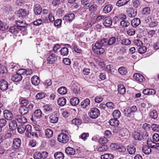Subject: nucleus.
Wrapping results in <instances>:
<instances>
[{
  "instance_id": "41",
  "label": "nucleus",
  "mask_w": 159,
  "mask_h": 159,
  "mask_svg": "<svg viewBox=\"0 0 159 159\" xmlns=\"http://www.w3.org/2000/svg\"><path fill=\"white\" fill-rule=\"evenodd\" d=\"M25 126L24 125H20L17 127V131L20 134H23L25 131Z\"/></svg>"
},
{
  "instance_id": "8",
  "label": "nucleus",
  "mask_w": 159,
  "mask_h": 159,
  "mask_svg": "<svg viewBox=\"0 0 159 159\" xmlns=\"http://www.w3.org/2000/svg\"><path fill=\"white\" fill-rule=\"evenodd\" d=\"M8 87L7 81L4 79H1L0 80V89L4 91L7 90Z\"/></svg>"
},
{
  "instance_id": "4",
  "label": "nucleus",
  "mask_w": 159,
  "mask_h": 159,
  "mask_svg": "<svg viewBox=\"0 0 159 159\" xmlns=\"http://www.w3.org/2000/svg\"><path fill=\"white\" fill-rule=\"evenodd\" d=\"M100 114L99 111L96 107L92 108L89 113V116L92 119H96L98 118Z\"/></svg>"
},
{
  "instance_id": "60",
  "label": "nucleus",
  "mask_w": 159,
  "mask_h": 159,
  "mask_svg": "<svg viewBox=\"0 0 159 159\" xmlns=\"http://www.w3.org/2000/svg\"><path fill=\"white\" fill-rule=\"evenodd\" d=\"M34 157L35 159H41L42 157L41 153L35 152L34 154Z\"/></svg>"
},
{
  "instance_id": "36",
  "label": "nucleus",
  "mask_w": 159,
  "mask_h": 159,
  "mask_svg": "<svg viewBox=\"0 0 159 159\" xmlns=\"http://www.w3.org/2000/svg\"><path fill=\"white\" fill-rule=\"evenodd\" d=\"M129 0H119L116 3V5L119 7L124 6L129 1Z\"/></svg>"
},
{
  "instance_id": "16",
  "label": "nucleus",
  "mask_w": 159,
  "mask_h": 159,
  "mask_svg": "<svg viewBox=\"0 0 159 159\" xmlns=\"http://www.w3.org/2000/svg\"><path fill=\"white\" fill-rule=\"evenodd\" d=\"M19 27L17 25L11 27L9 29V31L11 33L16 35L20 31Z\"/></svg>"
},
{
  "instance_id": "2",
  "label": "nucleus",
  "mask_w": 159,
  "mask_h": 159,
  "mask_svg": "<svg viewBox=\"0 0 159 159\" xmlns=\"http://www.w3.org/2000/svg\"><path fill=\"white\" fill-rule=\"evenodd\" d=\"M34 106V105L32 103H30L28 107L20 106L19 109V112L22 115H25L33 109Z\"/></svg>"
},
{
  "instance_id": "47",
  "label": "nucleus",
  "mask_w": 159,
  "mask_h": 159,
  "mask_svg": "<svg viewBox=\"0 0 159 159\" xmlns=\"http://www.w3.org/2000/svg\"><path fill=\"white\" fill-rule=\"evenodd\" d=\"M89 7V10L90 11L94 12L97 10V6L96 4H93L90 6H88Z\"/></svg>"
},
{
  "instance_id": "38",
  "label": "nucleus",
  "mask_w": 159,
  "mask_h": 159,
  "mask_svg": "<svg viewBox=\"0 0 159 159\" xmlns=\"http://www.w3.org/2000/svg\"><path fill=\"white\" fill-rule=\"evenodd\" d=\"M43 107L44 112H51L52 111V109L51 105L46 104L43 106Z\"/></svg>"
},
{
  "instance_id": "24",
  "label": "nucleus",
  "mask_w": 159,
  "mask_h": 159,
  "mask_svg": "<svg viewBox=\"0 0 159 159\" xmlns=\"http://www.w3.org/2000/svg\"><path fill=\"white\" fill-rule=\"evenodd\" d=\"M40 80L39 78L37 76H34L31 78V82L35 85H38L40 83Z\"/></svg>"
},
{
  "instance_id": "51",
  "label": "nucleus",
  "mask_w": 159,
  "mask_h": 159,
  "mask_svg": "<svg viewBox=\"0 0 159 159\" xmlns=\"http://www.w3.org/2000/svg\"><path fill=\"white\" fill-rule=\"evenodd\" d=\"M148 146L151 148H156L159 146V143H155L152 142L151 143H148Z\"/></svg>"
},
{
  "instance_id": "10",
  "label": "nucleus",
  "mask_w": 159,
  "mask_h": 159,
  "mask_svg": "<svg viewBox=\"0 0 159 159\" xmlns=\"http://www.w3.org/2000/svg\"><path fill=\"white\" fill-rule=\"evenodd\" d=\"M15 23L16 25L19 26L20 31H24L27 30V27L26 25H21V24H25V23H23V20L22 21H20V20H16ZM20 32V31H19V32Z\"/></svg>"
},
{
  "instance_id": "1",
  "label": "nucleus",
  "mask_w": 159,
  "mask_h": 159,
  "mask_svg": "<svg viewBox=\"0 0 159 159\" xmlns=\"http://www.w3.org/2000/svg\"><path fill=\"white\" fill-rule=\"evenodd\" d=\"M116 40V38L115 37H111L108 40L107 39H102L95 43L92 49L94 52L97 54H102L105 51L103 47L114 44Z\"/></svg>"
},
{
  "instance_id": "59",
  "label": "nucleus",
  "mask_w": 159,
  "mask_h": 159,
  "mask_svg": "<svg viewBox=\"0 0 159 159\" xmlns=\"http://www.w3.org/2000/svg\"><path fill=\"white\" fill-rule=\"evenodd\" d=\"M134 44L138 46H140L143 44L141 40L139 39H135L134 41Z\"/></svg>"
},
{
  "instance_id": "15",
  "label": "nucleus",
  "mask_w": 159,
  "mask_h": 159,
  "mask_svg": "<svg viewBox=\"0 0 159 159\" xmlns=\"http://www.w3.org/2000/svg\"><path fill=\"white\" fill-rule=\"evenodd\" d=\"M133 78L139 82H142L145 80L143 76L140 74L136 73L133 75Z\"/></svg>"
},
{
  "instance_id": "33",
  "label": "nucleus",
  "mask_w": 159,
  "mask_h": 159,
  "mask_svg": "<svg viewBox=\"0 0 159 159\" xmlns=\"http://www.w3.org/2000/svg\"><path fill=\"white\" fill-rule=\"evenodd\" d=\"M80 100L77 97H74L70 99V102L73 106H75L79 103Z\"/></svg>"
},
{
  "instance_id": "46",
  "label": "nucleus",
  "mask_w": 159,
  "mask_h": 159,
  "mask_svg": "<svg viewBox=\"0 0 159 159\" xmlns=\"http://www.w3.org/2000/svg\"><path fill=\"white\" fill-rule=\"evenodd\" d=\"M46 94L44 93H37L36 96V98L37 99H40L44 98Z\"/></svg>"
},
{
  "instance_id": "18",
  "label": "nucleus",
  "mask_w": 159,
  "mask_h": 159,
  "mask_svg": "<svg viewBox=\"0 0 159 159\" xmlns=\"http://www.w3.org/2000/svg\"><path fill=\"white\" fill-rule=\"evenodd\" d=\"M22 78V76L18 74L17 73L12 76L11 80L13 82H18L20 81Z\"/></svg>"
},
{
  "instance_id": "26",
  "label": "nucleus",
  "mask_w": 159,
  "mask_h": 159,
  "mask_svg": "<svg viewBox=\"0 0 159 159\" xmlns=\"http://www.w3.org/2000/svg\"><path fill=\"white\" fill-rule=\"evenodd\" d=\"M16 120H12L9 122V127L10 129L14 130L17 127V124Z\"/></svg>"
},
{
  "instance_id": "23",
  "label": "nucleus",
  "mask_w": 159,
  "mask_h": 159,
  "mask_svg": "<svg viewBox=\"0 0 159 159\" xmlns=\"http://www.w3.org/2000/svg\"><path fill=\"white\" fill-rule=\"evenodd\" d=\"M25 135L28 137L31 138V133L32 132V126L30 125H27L25 126Z\"/></svg>"
},
{
  "instance_id": "58",
  "label": "nucleus",
  "mask_w": 159,
  "mask_h": 159,
  "mask_svg": "<svg viewBox=\"0 0 159 159\" xmlns=\"http://www.w3.org/2000/svg\"><path fill=\"white\" fill-rule=\"evenodd\" d=\"M66 153L68 155H73L75 153V150H65Z\"/></svg>"
},
{
  "instance_id": "20",
  "label": "nucleus",
  "mask_w": 159,
  "mask_h": 159,
  "mask_svg": "<svg viewBox=\"0 0 159 159\" xmlns=\"http://www.w3.org/2000/svg\"><path fill=\"white\" fill-rule=\"evenodd\" d=\"M133 137L136 140H141L142 139V136L141 135L139 131L138 130L134 132L133 134Z\"/></svg>"
},
{
  "instance_id": "52",
  "label": "nucleus",
  "mask_w": 159,
  "mask_h": 159,
  "mask_svg": "<svg viewBox=\"0 0 159 159\" xmlns=\"http://www.w3.org/2000/svg\"><path fill=\"white\" fill-rule=\"evenodd\" d=\"M130 41L128 39H124L121 41V43L124 45H128L130 44Z\"/></svg>"
},
{
  "instance_id": "35",
  "label": "nucleus",
  "mask_w": 159,
  "mask_h": 159,
  "mask_svg": "<svg viewBox=\"0 0 159 159\" xmlns=\"http://www.w3.org/2000/svg\"><path fill=\"white\" fill-rule=\"evenodd\" d=\"M54 158L55 159H64V154L61 152H57L54 154Z\"/></svg>"
},
{
  "instance_id": "45",
  "label": "nucleus",
  "mask_w": 159,
  "mask_h": 159,
  "mask_svg": "<svg viewBox=\"0 0 159 159\" xmlns=\"http://www.w3.org/2000/svg\"><path fill=\"white\" fill-rule=\"evenodd\" d=\"M113 116L114 118L118 119L121 116L120 112L118 110L114 111L112 113Z\"/></svg>"
},
{
  "instance_id": "14",
  "label": "nucleus",
  "mask_w": 159,
  "mask_h": 159,
  "mask_svg": "<svg viewBox=\"0 0 159 159\" xmlns=\"http://www.w3.org/2000/svg\"><path fill=\"white\" fill-rule=\"evenodd\" d=\"M34 11L35 15H39L42 12V7L40 5L36 4L34 6Z\"/></svg>"
},
{
  "instance_id": "63",
  "label": "nucleus",
  "mask_w": 159,
  "mask_h": 159,
  "mask_svg": "<svg viewBox=\"0 0 159 159\" xmlns=\"http://www.w3.org/2000/svg\"><path fill=\"white\" fill-rule=\"evenodd\" d=\"M17 73L21 76L26 75V69H19Z\"/></svg>"
},
{
  "instance_id": "22",
  "label": "nucleus",
  "mask_w": 159,
  "mask_h": 159,
  "mask_svg": "<svg viewBox=\"0 0 159 159\" xmlns=\"http://www.w3.org/2000/svg\"><path fill=\"white\" fill-rule=\"evenodd\" d=\"M58 118L57 114H52L49 117V121L52 123H55L57 122Z\"/></svg>"
},
{
  "instance_id": "56",
  "label": "nucleus",
  "mask_w": 159,
  "mask_h": 159,
  "mask_svg": "<svg viewBox=\"0 0 159 159\" xmlns=\"http://www.w3.org/2000/svg\"><path fill=\"white\" fill-rule=\"evenodd\" d=\"M147 50L146 47L145 46H140L138 49V51L140 54H143Z\"/></svg>"
},
{
  "instance_id": "7",
  "label": "nucleus",
  "mask_w": 159,
  "mask_h": 159,
  "mask_svg": "<svg viewBox=\"0 0 159 159\" xmlns=\"http://www.w3.org/2000/svg\"><path fill=\"white\" fill-rule=\"evenodd\" d=\"M15 120L18 122L25 124L27 121V118L22 115H17L15 117Z\"/></svg>"
},
{
  "instance_id": "25",
  "label": "nucleus",
  "mask_w": 159,
  "mask_h": 159,
  "mask_svg": "<svg viewBox=\"0 0 159 159\" xmlns=\"http://www.w3.org/2000/svg\"><path fill=\"white\" fill-rule=\"evenodd\" d=\"M149 115L151 118L155 119L158 117V113L156 110L154 109L151 110L150 111Z\"/></svg>"
},
{
  "instance_id": "37",
  "label": "nucleus",
  "mask_w": 159,
  "mask_h": 159,
  "mask_svg": "<svg viewBox=\"0 0 159 159\" xmlns=\"http://www.w3.org/2000/svg\"><path fill=\"white\" fill-rule=\"evenodd\" d=\"M101 159H113L114 155L112 154L107 153L101 155Z\"/></svg>"
},
{
  "instance_id": "43",
  "label": "nucleus",
  "mask_w": 159,
  "mask_h": 159,
  "mask_svg": "<svg viewBox=\"0 0 159 159\" xmlns=\"http://www.w3.org/2000/svg\"><path fill=\"white\" fill-rule=\"evenodd\" d=\"M119 73L122 75H126L127 73V69L124 67H120L118 70Z\"/></svg>"
},
{
  "instance_id": "39",
  "label": "nucleus",
  "mask_w": 159,
  "mask_h": 159,
  "mask_svg": "<svg viewBox=\"0 0 159 159\" xmlns=\"http://www.w3.org/2000/svg\"><path fill=\"white\" fill-rule=\"evenodd\" d=\"M43 114L40 110L38 109L35 111L34 116L36 118H40L42 116Z\"/></svg>"
},
{
  "instance_id": "32",
  "label": "nucleus",
  "mask_w": 159,
  "mask_h": 159,
  "mask_svg": "<svg viewBox=\"0 0 159 159\" xmlns=\"http://www.w3.org/2000/svg\"><path fill=\"white\" fill-rule=\"evenodd\" d=\"M109 123L112 126H117L119 125V122L117 120V119L114 118L113 119H111L109 120Z\"/></svg>"
},
{
  "instance_id": "6",
  "label": "nucleus",
  "mask_w": 159,
  "mask_h": 159,
  "mask_svg": "<svg viewBox=\"0 0 159 159\" xmlns=\"http://www.w3.org/2000/svg\"><path fill=\"white\" fill-rule=\"evenodd\" d=\"M48 54L49 56L48 57L47 62L50 64L53 63L57 60V56L53 53V51L50 52Z\"/></svg>"
},
{
  "instance_id": "54",
  "label": "nucleus",
  "mask_w": 159,
  "mask_h": 159,
  "mask_svg": "<svg viewBox=\"0 0 159 159\" xmlns=\"http://www.w3.org/2000/svg\"><path fill=\"white\" fill-rule=\"evenodd\" d=\"M150 8L148 7H145L142 11V13L144 15H148L150 13Z\"/></svg>"
},
{
  "instance_id": "44",
  "label": "nucleus",
  "mask_w": 159,
  "mask_h": 159,
  "mask_svg": "<svg viewBox=\"0 0 159 159\" xmlns=\"http://www.w3.org/2000/svg\"><path fill=\"white\" fill-rule=\"evenodd\" d=\"M61 54L63 56H67L68 53V50L67 47H63L60 50Z\"/></svg>"
},
{
  "instance_id": "21",
  "label": "nucleus",
  "mask_w": 159,
  "mask_h": 159,
  "mask_svg": "<svg viewBox=\"0 0 159 159\" xmlns=\"http://www.w3.org/2000/svg\"><path fill=\"white\" fill-rule=\"evenodd\" d=\"M141 21L139 18H134L131 22V24L132 26L134 27H136L140 23Z\"/></svg>"
},
{
  "instance_id": "19",
  "label": "nucleus",
  "mask_w": 159,
  "mask_h": 159,
  "mask_svg": "<svg viewBox=\"0 0 159 159\" xmlns=\"http://www.w3.org/2000/svg\"><path fill=\"white\" fill-rule=\"evenodd\" d=\"M113 8V7L111 4H108L104 7L103 11L105 14L108 13L111 11Z\"/></svg>"
},
{
  "instance_id": "27",
  "label": "nucleus",
  "mask_w": 159,
  "mask_h": 159,
  "mask_svg": "<svg viewBox=\"0 0 159 159\" xmlns=\"http://www.w3.org/2000/svg\"><path fill=\"white\" fill-rule=\"evenodd\" d=\"M124 113L125 116L131 118L134 117V114L132 113L129 108H126L124 110Z\"/></svg>"
},
{
  "instance_id": "12",
  "label": "nucleus",
  "mask_w": 159,
  "mask_h": 159,
  "mask_svg": "<svg viewBox=\"0 0 159 159\" xmlns=\"http://www.w3.org/2000/svg\"><path fill=\"white\" fill-rule=\"evenodd\" d=\"M21 141L20 139L16 138L13 141L12 149H18L21 144Z\"/></svg>"
},
{
  "instance_id": "34",
  "label": "nucleus",
  "mask_w": 159,
  "mask_h": 159,
  "mask_svg": "<svg viewBox=\"0 0 159 159\" xmlns=\"http://www.w3.org/2000/svg\"><path fill=\"white\" fill-rule=\"evenodd\" d=\"M66 99L64 97L59 98L57 100L58 104L61 106H63L66 104Z\"/></svg>"
},
{
  "instance_id": "30",
  "label": "nucleus",
  "mask_w": 159,
  "mask_h": 159,
  "mask_svg": "<svg viewBox=\"0 0 159 159\" xmlns=\"http://www.w3.org/2000/svg\"><path fill=\"white\" fill-rule=\"evenodd\" d=\"M90 101L88 98H87L83 101L81 103V107L83 108H86L88 105L90 104Z\"/></svg>"
},
{
  "instance_id": "62",
  "label": "nucleus",
  "mask_w": 159,
  "mask_h": 159,
  "mask_svg": "<svg viewBox=\"0 0 159 159\" xmlns=\"http://www.w3.org/2000/svg\"><path fill=\"white\" fill-rule=\"evenodd\" d=\"M106 107L108 108L113 109L114 107V105L113 103L111 102H108L106 103Z\"/></svg>"
},
{
  "instance_id": "29",
  "label": "nucleus",
  "mask_w": 159,
  "mask_h": 159,
  "mask_svg": "<svg viewBox=\"0 0 159 159\" xmlns=\"http://www.w3.org/2000/svg\"><path fill=\"white\" fill-rule=\"evenodd\" d=\"M117 90L119 93L124 94L126 92V89L124 86L121 84L119 85L118 86Z\"/></svg>"
},
{
  "instance_id": "64",
  "label": "nucleus",
  "mask_w": 159,
  "mask_h": 159,
  "mask_svg": "<svg viewBox=\"0 0 159 159\" xmlns=\"http://www.w3.org/2000/svg\"><path fill=\"white\" fill-rule=\"evenodd\" d=\"M153 140L155 142H158L159 141V135L157 134H155L153 136Z\"/></svg>"
},
{
  "instance_id": "55",
  "label": "nucleus",
  "mask_w": 159,
  "mask_h": 159,
  "mask_svg": "<svg viewBox=\"0 0 159 159\" xmlns=\"http://www.w3.org/2000/svg\"><path fill=\"white\" fill-rule=\"evenodd\" d=\"M152 130L155 131H159V125L156 124H152L151 125Z\"/></svg>"
},
{
  "instance_id": "9",
  "label": "nucleus",
  "mask_w": 159,
  "mask_h": 159,
  "mask_svg": "<svg viewBox=\"0 0 159 159\" xmlns=\"http://www.w3.org/2000/svg\"><path fill=\"white\" fill-rule=\"evenodd\" d=\"M112 23L111 18L110 16H107L104 18L103 21V24L105 27H109Z\"/></svg>"
},
{
  "instance_id": "31",
  "label": "nucleus",
  "mask_w": 159,
  "mask_h": 159,
  "mask_svg": "<svg viewBox=\"0 0 159 159\" xmlns=\"http://www.w3.org/2000/svg\"><path fill=\"white\" fill-rule=\"evenodd\" d=\"M110 147L111 149H122V148H124L122 145L116 143H111Z\"/></svg>"
},
{
  "instance_id": "48",
  "label": "nucleus",
  "mask_w": 159,
  "mask_h": 159,
  "mask_svg": "<svg viewBox=\"0 0 159 159\" xmlns=\"http://www.w3.org/2000/svg\"><path fill=\"white\" fill-rule=\"evenodd\" d=\"M129 24L130 23L128 21L122 20L120 22V25L124 27H128Z\"/></svg>"
},
{
  "instance_id": "40",
  "label": "nucleus",
  "mask_w": 159,
  "mask_h": 159,
  "mask_svg": "<svg viewBox=\"0 0 159 159\" xmlns=\"http://www.w3.org/2000/svg\"><path fill=\"white\" fill-rule=\"evenodd\" d=\"M57 92L60 94H65L67 92V89L65 87L62 86L58 89Z\"/></svg>"
},
{
  "instance_id": "49",
  "label": "nucleus",
  "mask_w": 159,
  "mask_h": 159,
  "mask_svg": "<svg viewBox=\"0 0 159 159\" xmlns=\"http://www.w3.org/2000/svg\"><path fill=\"white\" fill-rule=\"evenodd\" d=\"M81 120L78 119H74L72 120V124L76 125H80L81 123Z\"/></svg>"
},
{
  "instance_id": "57",
  "label": "nucleus",
  "mask_w": 159,
  "mask_h": 159,
  "mask_svg": "<svg viewBox=\"0 0 159 159\" xmlns=\"http://www.w3.org/2000/svg\"><path fill=\"white\" fill-rule=\"evenodd\" d=\"M7 123V121L5 119L2 118L0 119V126L2 128L6 125Z\"/></svg>"
},
{
  "instance_id": "5",
  "label": "nucleus",
  "mask_w": 159,
  "mask_h": 159,
  "mask_svg": "<svg viewBox=\"0 0 159 159\" xmlns=\"http://www.w3.org/2000/svg\"><path fill=\"white\" fill-rule=\"evenodd\" d=\"M57 140L60 143H66L69 140V136L65 133H61L58 136Z\"/></svg>"
},
{
  "instance_id": "53",
  "label": "nucleus",
  "mask_w": 159,
  "mask_h": 159,
  "mask_svg": "<svg viewBox=\"0 0 159 159\" xmlns=\"http://www.w3.org/2000/svg\"><path fill=\"white\" fill-rule=\"evenodd\" d=\"M107 139L104 137H100L99 140V143L103 144L107 143Z\"/></svg>"
},
{
  "instance_id": "11",
  "label": "nucleus",
  "mask_w": 159,
  "mask_h": 159,
  "mask_svg": "<svg viewBox=\"0 0 159 159\" xmlns=\"http://www.w3.org/2000/svg\"><path fill=\"white\" fill-rule=\"evenodd\" d=\"M71 89L73 95H76L80 91L79 88L76 84H72L71 85Z\"/></svg>"
},
{
  "instance_id": "61",
  "label": "nucleus",
  "mask_w": 159,
  "mask_h": 159,
  "mask_svg": "<svg viewBox=\"0 0 159 159\" xmlns=\"http://www.w3.org/2000/svg\"><path fill=\"white\" fill-rule=\"evenodd\" d=\"M62 20L58 19L55 21L54 22V25L56 26L61 27V25Z\"/></svg>"
},
{
  "instance_id": "42",
  "label": "nucleus",
  "mask_w": 159,
  "mask_h": 159,
  "mask_svg": "<svg viewBox=\"0 0 159 159\" xmlns=\"http://www.w3.org/2000/svg\"><path fill=\"white\" fill-rule=\"evenodd\" d=\"M53 131L51 129H48L45 130V135L47 138H49L51 137L53 135Z\"/></svg>"
},
{
  "instance_id": "28",
  "label": "nucleus",
  "mask_w": 159,
  "mask_h": 159,
  "mask_svg": "<svg viewBox=\"0 0 159 159\" xmlns=\"http://www.w3.org/2000/svg\"><path fill=\"white\" fill-rule=\"evenodd\" d=\"M75 17V15L73 13L67 15H65L64 17V19L66 21L71 22L74 19Z\"/></svg>"
},
{
  "instance_id": "13",
  "label": "nucleus",
  "mask_w": 159,
  "mask_h": 159,
  "mask_svg": "<svg viewBox=\"0 0 159 159\" xmlns=\"http://www.w3.org/2000/svg\"><path fill=\"white\" fill-rule=\"evenodd\" d=\"M4 117L7 120H11L13 117V115L12 112L8 110H5L3 111Z\"/></svg>"
},
{
  "instance_id": "3",
  "label": "nucleus",
  "mask_w": 159,
  "mask_h": 159,
  "mask_svg": "<svg viewBox=\"0 0 159 159\" xmlns=\"http://www.w3.org/2000/svg\"><path fill=\"white\" fill-rule=\"evenodd\" d=\"M29 14V11H27L25 9L21 8L18 10L17 16L20 19L23 20L27 18Z\"/></svg>"
},
{
  "instance_id": "50",
  "label": "nucleus",
  "mask_w": 159,
  "mask_h": 159,
  "mask_svg": "<svg viewBox=\"0 0 159 159\" xmlns=\"http://www.w3.org/2000/svg\"><path fill=\"white\" fill-rule=\"evenodd\" d=\"M120 20L117 16H114L113 19V20H112V22L114 25L120 24Z\"/></svg>"
},
{
  "instance_id": "17",
  "label": "nucleus",
  "mask_w": 159,
  "mask_h": 159,
  "mask_svg": "<svg viewBox=\"0 0 159 159\" xmlns=\"http://www.w3.org/2000/svg\"><path fill=\"white\" fill-rule=\"evenodd\" d=\"M137 11L134 10L133 8H129L128 12V16L130 18H133L137 15Z\"/></svg>"
}]
</instances>
